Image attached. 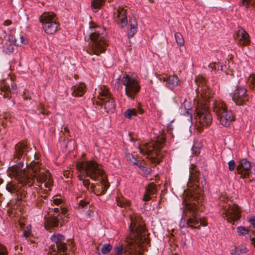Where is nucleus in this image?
Wrapping results in <instances>:
<instances>
[{
	"label": "nucleus",
	"mask_w": 255,
	"mask_h": 255,
	"mask_svg": "<svg viewBox=\"0 0 255 255\" xmlns=\"http://www.w3.org/2000/svg\"><path fill=\"white\" fill-rule=\"evenodd\" d=\"M23 163L19 162L15 165H12L7 169V173L10 177L15 179L24 185L28 187L33 184L34 179L39 183H44V187L48 188L43 190L42 185H40V190L38 192L37 200L39 203L43 201L47 197L48 191L52 185V180L48 170H45L41 167V164L38 161H32L26 169H22Z\"/></svg>",
	"instance_id": "f257e3e1"
},
{
	"label": "nucleus",
	"mask_w": 255,
	"mask_h": 255,
	"mask_svg": "<svg viewBox=\"0 0 255 255\" xmlns=\"http://www.w3.org/2000/svg\"><path fill=\"white\" fill-rule=\"evenodd\" d=\"M195 82L198 87L196 89L198 96L195 100L196 102V119L200 125V126L197 127V129L201 131L202 127L209 126L212 123V117L209 111L208 106L211 98L212 91L206 85V79L202 76H197Z\"/></svg>",
	"instance_id": "f03ea898"
},
{
	"label": "nucleus",
	"mask_w": 255,
	"mask_h": 255,
	"mask_svg": "<svg viewBox=\"0 0 255 255\" xmlns=\"http://www.w3.org/2000/svg\"><path fill=\"white\" fill-rule=\"evenodd\" d=\"M188 186L193 188V192L184 193L183 203L186 209L194 212L199 208L204 200V192L207 190L206 182L201 176L197 167L192 165Z\"/></svg>",
	"instance_id": "7ed1b4c3"
},
{
	"label": "nucleus",
	"mask_w": 255,
	"mask_h": 255,
	"mask_svg": "<svg viewBox=\"0 0 255 255\" xmlns=\"http://www.w3.org/2000/svg\"><path fill=\"white\" fill-rule=\"evenodd\" d=\"M78 167L81 169V176H89L93 180L100 181L96 184H91L90 188L92 191L98 196L104 194L109 184L107 182V176L103 170L102 165L95 161L90 160L79 164Z\"/></svg>",
	"instance_id": "20e7f679"
},
{
	"label": "nucleus",
	"mask_w": 255,
	"mask_h": 255,
	"mask_svg": "<svg viewBox=\"0 0 255 255\" xmlns=\"http://www.w3.org/2000/svg\"><path fill=\"white\" fill-rule=\"evenodd\" d=\"M129 218L130 224L127 236L128 244L131 246L135 244L140 248L148 244L149 243L148 234L141 217L129 215Z\"/></svg>",
	"instance_id": "39448f33"
},
{
	"label": "nucleus",
	"mask_w": 255,
	"mask_h": 255,
	"mask_svg": "<svg viewBox=\"0 0 255 255\" xmlns=\"http://www.w3.org/2000/svg\"><path fill=\"white\" fill-rule=\"evenodd\" d=\"M165 139L162 137L160 140L152 141L146 143L143 147H139L140 152L143 155H146L150 163L155 165L161 161L164 153L160 150L163 147Z\"/></svg>",
	"instance_id": "423d86ee"
},
{
	"label": "nucleus",
	"mask_w": 255,
	"mask_h": 255,
	"mask_svg": "<svg viewBox=\"0 0 255 255\" xmlns=\"http://www.w3.org/2000/svg\"><path fill=\"white\" fill-rule=\"evenodd\" d=\"M106 32L104 29L98 28L90 34L92 42L90 48L87 52L90 54L100 55L105 51L107 45L106 39Z\"/></svg>",
	"instance_id": "0eeeda50"
},
{
	"label": "nucleus",
	"mask_w": 255,
	"mask_h": 255,
	"mask_svg": "<svg viewBox=\"0 0 255 255\" xmlns=\"http://www.w3.org/2000/svg\"><path fill=\"white\" fill-rule=\"evenodd\" d=\"M121 82L125 87L126 95L131 99L138 93L140 89L139 80L136 75H124L117 79L115 86L119 87V84Z\"/></svg>",
	"instance_id": "6e6552de"
},
{
	"label": "nucleus",
	"mask_w": 255,
	"mask_h": 255,
	"mask_svg": "<svg viewBox=\"0 0 255 255\" xmlns=\"http://www.w3.org/2000/svg\"><path fill=\"white\" fill-rule=\"evenodd\" d=\"M213 111L218 117L220 124L225 127L230 126L234 120L232 112L228 110L226 105L223 102H215Z\"/></svg>",
	"instance_id": "1a4fd4ad"
},
{
	"label": "nucleus",
	"mask_w": 255,
	"mask_h": 255,
	"mask_svg": "<svg viewBox=\"0 0 255 255\" xmlns=\"http://www.w3.org/2000/svg\"><path fill=\"white\" fill-rule=\"evenodd\" d=\"M39 19L46 33L53 34L57 31L59 24L54 13L45 12L40 16Z\"/></svg>",
	"instance_id": "9d476101"
},
{
	"label": "nucleus",
	"mask_w": 255,
	"mask_h": 255,
	"mask_svg": "<svg viewBox=\"0 0 255 255\" xmlns=\"http://www.w3.org/2000/svg\"><path fill=\"white\" fill-rule=\"evenodd\" d=\"M53 243L52 245V252L50 255H65L67 250V245L65 242V238L64 236L54 234L51 237Z\"/></svg>",
	"instance_id": "9b49d317"
},
{
	"label": "nucleus",
	"mask_w": 255,
	"mask_h": 255,
	"mask_svg": "<svg viewBox=\"0 0 255 255\" xmlns=\"http://www.w3.org/2000/svg\"><path fill=\"white\" fill-rule=\"evenodd\" d=\"M221 214L224 219L228 222L234 223L238 221L241 217V211L237 205L229 204L224 207Z\"/></svg>",
	"instance_id": "f8f14e48"
},
{
	"label": "nucleus",
	"mask_w": 255,
	"mask_h": 255,
	"mask_svg": "<svg viewBox=\"0 0 255 255\" xmlns=\"http://www.w3.org/2000/svg\"><path fill=\"white\" fill-rule=\"evenodd\" d=\"M17 93V87L10 78L0 81V94L3 98L10 99L11 94Z\"/></svg>",
	"instance_id": "ddd939ff"
},
{
	"label": "nucleus",
	"mask_w": 255,
	"mask_h": 255,
	"mask_svg": "<svg viewBox=\"0 0 255 255\" xmlns=\"http://www.w3.org/2000/svg\"><path fill=\"white\" fill-rule=\"evenodd\" d=\"M247 89L243 87H239L231 94L233 100L237 105H243L248 101Z\"/></svg>",
	"instance_id": "4468645a"
},
{
	"label": "nucleus",
	"mask_w": 255,
	"mask_h": 255,
	"mask_svg": "<svg viewBox=\"0 0 255 255\" xmlns=\"http://www.w3.org/2000/svg\"><path fill=\"white\" fill-rule=\"evenodd\" d=\"M60 209L55 208L54 209V215L49 218H48L45 222L44 227L45 229L49 231L50 232L51 229L56 227L58 226L59 220L61 218V216L58 213L59 212Z\"/></svg>",
	"instance_id": "2eb2a0df"
},
{
	"label": "nucleus",
	"mask_w": 255,
	"mask_h": 255,
	"mask_svg": "<svg viewBox=\"0 0 255 255\" xmlns=\"http://www.w3.org/2000/svg\"><path fill=\"white\" fill-rule=\"evenodd\" d=\"M127 9L122 6H119L115 12V17L118 24L123 27L127 25Z\"/></svg>",
	"instance_id": "dca6fc26"
},
{
	"label": "nucleus",
	"mask_w": 255,
	"mask_h": 255,
	"mask_svg": "<svg viewBox=\"0 0 255 255\" xmlns=\"http://www.w3.org/2000/svg\"><path fill=\"white\" fill-rule=\"evenodd\" d=\"M251 168L250 162L246 159H243L238 165L237 170L241 177L246 178L249 175Z\"/></svg>",
	"instance_id": "f3484780"
},
{
	"label": "nucleus",
	"mask_w": 255,
	"mask_h": 255,
	"mask_svg": "<svg viewBox=\"0 0 255 255\" xmlns=\"http://www.w3.org/2000/svg\"><path fill=\"white\" fill-rule=\"evenodd\" d=\"M187 226L192 229H200L201 226H205L206 224L196 213H193L191 217L187 220Z\"/></svg>",
	"instance_id": "a211bd4d"
},
{
	"label": "nucleus",
	"mask_w": 255,
	"mask_h": 255,
	"mask_svg": "<svg viewBox=\"0 0 255 255\" xmlns=\"http://www.w3.org/2000/svg\"><path fill=\"white\" fill-rule=\"evenodd\" d=\"M97 94H98L97 99L93 101V104L95 105L96 102H102L104 100L112 97V96L109 91V89L106 86H101L96 89Z\"/></svg>",
	"instance_id": "6ab92c4d"
},
{
	"label": "nucleus",
	"mask_w": 255,
	"mask_h": 255,
	"mask_svg": "<svg viewBox=\"0 0 255 255\" xmlns=\"http://www.w3.org/2000/svg\"><path fill=\"white\" fill-rule=\"evenodd\" d=\"M96 105L103 107L105 111L107 113H114L116 109V105L113 98L110 97L102 101V102H96L95 104Z\"/></svg>",
	"instance_id": "aec40b11"
},
{
	"label": "nucleus",
	"mask_w": 255,
	"mask_h": 255,
	"mask_svg": "<svg viewBox=\"0 0 255 255\" xmlns=\"http://www.w3.org/2000/svg\"><path fill=\"white\" fill-rule=\"evenodd\" d=\"M28 147L23 142H18L15 146V152L13 155V159H20L23 156L27 154Z\"/></svg>",
	"instance_id": "412c9836"
},
{
	"label": "nucleus",
	"mask_w": 255,
	"mask_h": 255,
	"mask_svg": "<svg viewBox=\"0 0 255 255\" xmlns=\"http://www.w3.org/2000/svg\"><path fill=\"white\" fill-rule=\"evenodd\" d=\"M239 44L242 46L248 45L250 43L249 34L242 27H239L237 32Z\"/></svg>",
	"instance_id": "4be33fe9"
},
{
	"label": "nucleus",
	"mask_w": 255,
	"mask_h": 255,
	"mask_svg": "<svg viewBox=\"0 0 255 255\" xmlns=\"http://www.w3.org/2000/svg\"><path fill=\"white\" fill-rule=\"evenodd\" d=\"M156 185L153 183L148 184L146 188L145 193L144 194L143 200L144 201H148L151 199V195H154L156 192Z\"/></svg>",
	"instance_id": "5701e85b"
},
{
	"label": "nucleus",
	"mask_w": 255,
	"mask_h": 255,
	"mask_svg": "<svg viewBox=\"0 0 255 255\" xmlns=\"http://www.w3.org/2000/svg\"><path fill=\"white\" fill-rule=\"evenodd\" d=\"M72 90V94L73 96L81 97L86 91V85L84 83H80L73 86Z\"/></svg>",
	"instance_id": "b1692460"
},
{
	"label": "nucleus",
	"mask_w": 255,
	"mask_h": 255,
	"mask_svg": "<svg viewBox=\"0 0 255 255\" xmlns=\"http://www.w3.org/2000/svg\"><path fill=\"white\" fill-rule=\"evenodd\" d=\"M129 22L130 29L128 32V37L130 38L136 33L138 24L137 20L135 17L130 18Z\"/></svg>",
	"instance_id": "393cba45"
},
{
	"label": "nucleus",
	"mask_w": 255,
	"mask_h": 255,
	"mask_svg": "<svg viewBox=\"0 0 255 255\" xmlns=\"http://www.w3.org/2000/svg\"><path fill=\"white\" fill-rule=\"evenodd\" d=\"M144 113L143 110L141 108L140 105L138 104L137 109H128L125 112V116L128 118L131 119L133 116H136L137 114H139L140 115Z\"/></svg>",
	"instance_id": "a878e982"
},
{
	"label": "nucleus",
	"mask_w": 255,
	"mask_h": 255,
	"mask_svg": "<svg viewBox=\"0 0 255 255\" xmlns=\"http://www.w3.org/2000/svg\"><path fill=\"white\" fill-rule=\"evenodd\" d=\"M179 83L178 78L174 75L169 76L167 79L166 85L169 88L171 89L178 85Z\"/></svg>",
	"instance_id": "bb28decb"
},
{
	"label": "nucleus",
	"mask_w": 255,
	"mask_h": 255,
	"mask_svg": "<svg viewBox=\"0 0 255 255\" xmlns=\"http://www.w3.org/2000/svg\"><path fill=\"white\" fill-rule=\"evenodd\" d=\"M12 41L16 46H21L23 44H26L28 42L26 36L23 34L17 35Z\"/></svg>",
	"instance_id": "cd10ccee"
},
{
	"label": "nucleus",
	"mask_w": 255,
	"mask_h": 255,
	"mask_svg": "<svg viewBox=\"0 0 255 255\" xmlns=\"http://www.w3.org/2000/svg\"><path fill=\"white\" fill-rule=\"evenodd\" d=\"M18 201H26L27 199V193L25 191L24 188H20L16 193Z\"/></svg>",
	"instance_id": "c85d7f7f"
},
{
	"label": "nucleus",
	"mask_w": 255,
	"mask_h": 255,
	"mask_svg": "<svg viewBox=\"0 0 255 255\" xmlns=\"http://www.w3.org/2000/svg\"><path fill=\"white\" fill-rule=\"evenodd\" d=\"M83 162H79L77 163V168L79 171L80 174L79 175V178L80 180H83V185L87 189H89L90 182L89 179H85L86 177H89V176H83L81 175V171L80 168H78V165Z\"/></svg>",
	"instance_id": "c756f323"
},
{
	"label": "nucleus",
	"mask_w": 255,
	"mask_h": 255,
	"mask_svg": "<svg viewBox=\"0 0 255 255\" xmlns=\"http://www.w3.org/2000/svg\"><path fill=\"white\" fill-rule=\"evenodd\" d=\"M6 189L11 193H16L19 189L16 185V184L13 182H8L6 185Z\"/></svg>",
	"instance_id": "7c9ffc66"
},
{
	"label": "nucleus",
	"mask_w": 255,
	"mask_h": 255,
	"mask_svg": "<svg viewBox=\"0 0 255 255\" xmlns=\"http://www.w3.org/2000/svg\"><path fill=\"white\" fill-rule=\"evenodd\" d=\"M104 0H94L91 3V7L93 11L96 12L101 7Z\"/></svg>",
	"instance_id": "2f4dec72"
},
{
	"label": "nucleus",
	"mask_w": 255,
	"mask_h": 255,
	"mask_svg": "<svg viewBox=\"0 0 255 255\" xmlns=\"http://www.w3.org/2000/svg\"><path fill=\"white\" fill-rule=\"evenodd\" d=\"M117 204L121 207L128 206L129 205V201L123 197L117 198Z\"/></svg>",
	"instance_id": "473e14b6"
},
{
	"label": "nucleus",
	"mask_w": 255,
	"mask_h": 255,
	"mask_svg": "<svg viewBox=\"0 0 255 255\" xmlns=\"http://www.w3.org/2000/svg\"><path fill=\"white\" fill-rule=\"evenodd\" d=\"M174 36L176 41L178 45L182 46L184 45V40L182 35L180 32H176Z\"/></svg>",
	"instance_id": "72a5a7b5"
},
{
	"label": "nucleus",
	"mask_w": 255,
	"mask_h": 255,
	"mask_svg": "<svg viewBox=\"0 0 255 255\" xmlns=\"http://www.w3.org/2000/svg\"><path fill=\"white\" fill-rule=\"evenodd\" d=\"M252 231L253 230H252L251 229H246L245 227H242V226L239 227L237 228L238 233L240 235H246V234H247L249 235L250 236Z\"/></svg>",
	"instance_id": "f704fd0d"
},
{
	"label": "nucleus",
	"mask_w": 255,
	"mask_h": 255,
	"mask_svg": "<svg viewBox=\"0 0 255 255\" xmlns=\"http://www.w3.org/2000/svg\"><path fill=\"white\" fill-rule=\"evenodd\" d=\"M124 249L122 245L114 248L112 255H124Z\"/></svg>",
	"instance_id": "c9c22d12"
},
{
	"label": "nucleus",
	"mask_w": 255,
	"mask_h": 255,
	"mask_svg": "<svg viewBox=\"0 0 255 255\" xmlns=\"http://www.w3.org/2000/svg\"><path fill=\"white\" fill-rule=\"evenodd\" d=\"M112 248L110 244H105L101 249V252L103 254H106L110 252Z\"/></svg>",
	"instance_id": "e433bc0d"
},
{
	"label": "nucleus",
	"mask_w": 255,
	"mask_h": 255,
	"mask_svg": "<svg viewBox=\"0 0 255 255\" xmlns=\"http://www.w3.org/2000/svg\"><path fill=\"white\" fill-rule=\"evenodd\" d=\"M248 82L251 88H255V74H252L249 77Z\"/></svg>",
	"instance_id": "4c0bfd02"
},
{
	"label": "nucleus",
	"mask_w": 255,
	"mask_h": 255,
	"mask_svg": "<svg viewBox=\"0 0 255 255\" xmlns=\"http://www.w3.org/2000/svg\"><path fill=\"white\" fill-rule=\"evenodd\" d=\"M126 157L128 160L131 163L133 164H136V159L132 154H128L126 155Z\"/></svg>",
	"instance_id": "58836bf2"
},
{
	"label": "nucleus",
	"mask_w": 255,
	"mask_h": 255,
	"mask_svg": "<svg viewBox=\"0 0 255 255\" xmlns=\"http://www.w3.org/2000/svg\"><path fill=\"white\" fill-rule=\"evenodd\" d=\"M0 255H7V251L4 246L0 243Z\"/></svg>",
	"instance_id": "ea45409f"
},
{
	"label": "nucleus",
	"mask_w": 255,
	"mask_h": 255,
	"mask_svg": "<svg viewBox=\"0 0 255 255\" xmlns=\"http://www.w3.org/2000/svg\"><path fill=\"white\" fill-rule=\"evenodd\" d=\"M221 66L220 65V63H216V62H215V63H211L209 65V67L211 69H214V70H219V67Z\"/></svg>",
	"instance_id": "a19ab883"
},
{
	"label": "nucleus",
	"mask_w": 255,
	"mask_h": 255,
	"mask_svg": "<svg viewBox=\"0 0 255 255\" xmlns=\"http://www.w3.org/2000/svg\"><path fill=\"white\" fill-rule=\"evenodd\" d=\"M242 251L241 249L236 248L233 250L230 255H241Z\"/></svg>",
	"instance_id": "79ce46f5"
},
{
	"label": "nucleus",
	"mask_w": 255,
	"mask_h": 255,
	"mask_svg": "<svg viewBox=\"0 0 255 255\" xmlns=\"http://www.w3.org/2000/svg\"><path fill=\"white\" fill-rule=\"evenodd\" d=\"M228 165H229V169L230 170V171H233L234 169H235V162L234 160H231L228 163Z\"/></svg>",
	"instance_id": "37998d69"
},
{
	"label": "nucleus",
	"mask_w": 255,
	"mask_h": 255,
	"mask_svg": "<svg viewBox=\"0 0 255 255\" xmlns=\"http://www.w3.org/2000/svg\"><path fill=\"white\" fill-rule=\"evenodd\" d=\"M250 238L252 241V244L255 247V231H252Z\"/></svg>",
	"instance_id": "c03bdc74"
},
{
	"label": "nucleus",
	"mask_w": 255,
	"mask_h": 255,
	"mask_svg": "<svg viewBox=\"0 0 255 255\" xmlns=\"http://www.w3.org/2000/svg\"><path fill=\"white\" fill-rule=\"evenodd\" d=\"M44 109V105L42 104H40L39 106L40 113L43 115H48L49 113L48 112H45Z\"/></svg>",
	"instance_id": "a18cd8bd"
},
{
	"label": "nucleus",
	"mask_w": 255,
	"mask_h": 255,
	"mask_svg": "<svg viewBox=\"0 0 255 255\" xmlns=\"http://www.w3.org/2000/svg\"><path fill=\"white\" fill-rule=\"evenodd\" d=\"M249 222L253 226V227L255 229V217H253L249 219Z\"/></svg>",
	"instance_id": "49530a36"
},
{
	"label": "nucleus",
	"mask_w": 255,
	"mask_h": 255,
	"mask_svg": "<svg viewBox=\"0 0 255 255\" xmlns=\"http://www.w3.org/2000/svg\"><path fill=\"white\" fill-rule=\"evenodd\" d=\"M89 204L88 202L85 201L84 200H81L79 202V205L80 206L82 207V208L86 206L87 204Z\"/></svg>",
	"instance_id": "de8ad7c7"
},
{
	"label": "nucleus",
	"mask_w": 255,
	"mask_h": 255,
	"mask_svg": "<svg viewBox=\"0 0 255 255\" xmlns=\"http://www.w3.org/2000/svg\"><path fill=\"white\" fill-rule=\"evenodd\" d=\"M142 170L144 171V173L146 174H149L151 173V169L148 168H145L144 167H142Z\"/></svg>",
	"instance_id": "09e8293b"
},
{
	"label": "nucleus",
	"mask_w": 255,
	"mask_h": 255,
	"mask_svg": "<svg viewBox=\"0 0 255 255\" xmlns=\"http://www.w3.org/2000/svg\"><path fill=\"white\" fill-rule=\"evenodd\" d=\"M62 201L60 199H54L53 200V203L56 205H59L62 203Z\"/></svg>",
	"instance_id": "8fccbe9b"
},
{
	"label": "nucleus",
	"mask_w": 255,
	"mask_h": 255,
	"mask_svg": "<svg viewBox=\"0 0 255 255\" xmlns=\"http://www.w3.org/2000/svg\"><path fill=\"white\" fill-rule=\"evenodd\" d=\"M12 23V22L11 20L9 19H7L4 21L3 24L5 26H8L10 25Z\"/></svg>",
	"instance_id": "3c124183"
},
{
	"label": "nucleus",
	"mask_w": 255,
	"mask_h": 255,
	"mask_svg": "<svg viewBox=\"0 0 255 255\" xmlns=\"http://www.w3.org/2000/svg\"><path fill=\"white\" fill-rule=\"evenodd\" d=\"M26 91H24L23 93V95H22L24 100H27L28 99H30V98H28L27 96H26Z\"/></svg>",
	"instance_id": "603ef678"
},
{
	"label": "nucleus",
	"mask_w": 255,
	"mask_h": 255,
	"mask_svg": "<svg viewBox=\"0 0 255 255\" xmlns=\"http://www.w3.org/2000/svg\"><path fill=\"white\" fill-rule=\"evenodd\" d=\"M186 114L188 118V120H191L192 118L191 114L189 112V111L186 112Z\"/></svg>",
	"instance_id": "864d4df0"
},
{
	"label": "nucleus",
	"mask_w": 255,
	"mask_h": 255,
	"mask_svg": "<svg viewBox=\"0 0 255 255\" xmlns=\"http://www.w3.org/2000/svg\"><path fill=\"white\" fill-rule=\"evenodd\" d=\"M60 210H61V213L63 215L65 214L66 212V210L64 208L60 209Z\"/></svg>",
	"instance_id": "5fc2aeb1"
},
{
	"label": "nucleus",
	"mask_w": 255,
	"mask_h": 255,
	"mask_svg": "<svg viewBox=\"0 0 255 255\" xmlns=\"http://www.w3.org/2000/svg\"><path fill=\"white\" fill-rule=\"evenodd\" d=\"M70 174V172H67V171H66L64 173V175L65 176H66L67 177H68L69 176V175Z\"/></svg>",
	"instance_id": "6e6d98bb"
},
{
	"label": "nucleus",
	"mask_w": 255,
	"mask_h": 255,
	"mask_svg": "<svg viewBox=\"0 0 255 255\" xmlns=\"http://www.w3.org/2000/svg\"><path fill=\"white\" fill-rule=\"evenodd\" d=\"M29 235V233L28 232L25 231L24 232V235L25 237H28Z\"/></svg>",
	"instance_id": "4d7b16f0"
},
{
	"label": "nucleus",
	"mask_w": 255,
	"mask_h": 255,
	"mask_svg": "<svg viewBox=\"0 0 255 255\" xmlns=\"http://www.w3.org/2000/svg\"><path fill=\"white\" fill-rule=\"evenodd\" d=\"M64 132H69V130L67 127H65L64 128Z\"/></svg>",
	"instance_id": "13d9d810"
},
{
	"label": "nucleus",
	"mask_w": 255,
	"mask_h": 255,
	"mask_svg": "<svg viewBox=\"0 0 255 255\" xmlns=\"http://www.w3.org/2000/svg\"><path fill=\"white\" fill-rule=\"evenodd\" d=\"M1 183H2V180L0 179V184H1Z\"/></svg>",
	"instance_id": "bf43d9fd"
}]
</instances>
